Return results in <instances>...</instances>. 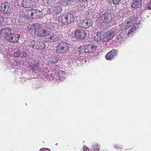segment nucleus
Wrapping results in <instances>:
<instances>
[{"label":"nucleus","mask_w":151,"mask_h":151,"mask_svg":"<svg viewBox=\"0 0 151 151\" xmlns=\"http://www.w3.org/2000/svg\"><path fill=\"white\" fill-rule=\"evenodd\" d=\"M3 18H2L1 16H0V23L2 21V19H3Z\"/></svg>","instance_id":"f704fd0d"},{"label":"nucleus","mask_w":151,"mask_h":151,"mask_svg":"<svg viewBox=\"0 0 151 151\" xmlns=\"http://www.w3.org/2000/svg\"><path fill=\"white\" fill-rule=\"evenodd\" d=\"M20 57L21 58L25 57L27 55V53L24 52H20Z\"/></svg>","instance_id":"b1692460"},{"label":"nucleus","mask_w":151,"mask_h":151,"mask_svg":"<svg viewBox=\"0 0 151 151\" xmlns=\"http://www.w3.org/2000/svg\"><path fill=\"white\" fill-rule=\"evenodd\" d=\"M40 12L38 10L33 9L32 18H37L39 17Z\"/></svg>","instance_id":"aec40b11"},{"label":"nucleus","mask_w":151,"mask_h":151,"mask_svg":"<svg viewBox=\"0 0 151 151\" xmlns=\"http://www.w3.org/2000/svg\"><path fill=\"white\" fill-rule=\"evenodd\" d=\"M52 9L53 10V12L56 14H58L60 13L62 10L61 7L59 6H54L53 7Z\"/></svg>","instance_id":"6ab92c4d"},{"label":"nucleus","mask_w":151,"mask_h":151,"mask_svg":"<svg viewBox=\"0 0 151 151\" xmlns=\"http://www.w3.org/2000/svg\"><path fill=\"white\" fill-rule=\"evenodd\" d=\"M88 14H90L91 16L92 17L93 16L94 13L92 9H90L88 10Z\"/></svg>","instance_id":"393cba45"},{"label":"nucleus","mask_w":151,"mask_h":151,"mask_svg":"<svg viewBox=\"0 0 151 151\" xmlns=\"http://www.w3.org/2000/svg\"><path fill=\"white\" fill-rule=\"evenodd\" d=\"M58 37L56 35H52L47 38V41L49 42H55L58 39Z\"/></svg>","instance_id":"dca6fc26"},{"label":"nucleus","mask_w":151,"mask_h":151,"mask_svg":"<svg viewBox=\"0 0 151 151\" xmlns=\"http://www.w3.org/2000/svg\"><path fill=\"white\" fill-rule=\"evenodd\" d=\"M29 45L30 47L37 50H42L44 49L45 47V44L43 42L37 41L35 42L34 41H31Z\"/></svg>","instance_id":"423d86ee"},{"label":"nucleus","mask_w":151,"mask_h":151,"mask_svg":"<svg viewBox=\"0 0 151 151\" xmlns=\"http://www.w3.org/2000/svg\"><path fill=\"white\" fill-rule=\"evenodd\" d=\"M11 33V30L8 28H6L2 29L0 31V37L5 36V38L10 42H16L17 40V35H16V37H15V39L13 40L12 36L10 35Z\"/></svg>","instance_id":"7ed1b4c3"},{"label":"nucleus","mask_w":151,"mask_h":151,"mask_svg":"<svg viewBox=\"0 0 151 151\" xmlns=\"http://www.w3.org/2000/svg\"><path fill=\"white\" fill-rule=\"evenodd\" d=\"M88 0H79V1L81 4H83L88 1Z\"/></svg>","instance_id":"2f4dec72"},{"label":"nucleus","mask_w":151,"mask_h":151,"mask_svg":"<svg viewBox=\"0 0 151 151\" xmlns=\"http://www.w3.org/2000/svg\"><path fill=\"white\" fill-rule=\"evenodd\" d=\"M136 26L135 25L133 26L131 28V29L129 30L128 32L129 35H130L131 33H132L133 32L136 30Z\"/></svg>","instance_id":"5701e85b"},{"label":"nucleus","mask_w":151,"mask_h":151,"mask_svg":"<svg viewBox=\"0 0 151 151\" xmlns=\"http://www.w3.org/2000/svg\"><path fill=\"white\" fill-rule=\"evenodd\" d=\"M76 37L79 39H83L86 37V33L85 31L82 29H78L75 33Z\"/></svg>","instance_id":"f8f14e48"},{"label":"nucleus","mask_w":151,"mask_h":151,"mask_svg":"<svg viewBox=\"0 0 151 151\" xmlns=\"http://www.w3.org/2000/svg\"><path fill=\"white\" fill-rule=\"evenodd\" d=\"M74 20L73 15L70 13H65L64 15L62 16V22L65 25L71 23Z\"/></svg>","instance_id":"20e7f679"},{"label":"nucleus","mask_w":151,"mask_h":151,"mask_svg":"<svg viewBox=\"0 0 151 151\" xmlns=\"http://www.w3.org/2000/svg\"><path fill=\"white\" fill-rule=\"evenodd\" d=\"M116 52L114 50H112L109 52L106 55V58L107 60H110L114 58L116 55Z\"/></svg>","instance_id":"2eb2a0df"},{"label":"nucleus","mask_w":151,"mask_h":151,"mask_svg":"<svg viewBox=\"0 0 151 151\" xmlns=\"http://www.w3.org/2000/svg\"><path fill=\"white\" fill-rule=\"evenodd\" d=\"M147 8L148 9H151V0H150V3L147 5Z\"/></svg>","instance_id":"c756f323"},{"label":"nucleus","mask_w":151,"mask_h":151,"mask_svg":"<svg viewBox=\"0 0 151 151\" xmlns=\"http://www.w3.org/2000/svg\"><path fill=\"white\" fill-rule=\"evenodd\" d=\"M99 145H94L93 146L91 150L92 151H97L99 150Z\"/></svg>","instance_id":"412c9836"},{"label":"nucleus","mask_w":151,"mask_h":151,"mask_svg":"<svg viewBox=\"0 0 151 151\" xmlns=\"http://www.w3.org/2000/svg\"><path fill=\"white\" fill-rule=\"evenodd\" d=\"M34 5L33 3L31 0H23L22 6L24 8L31 7Z\"/></svg>","instance_id":"ddd939ff"},{"label":"nucleus","mask_w":151,"mask_h":151,"mask_svg":"<svg viewBox=\"0 0 151 151\" xmlns=\"http://www.w3.org/2000/svg\"><path fill=\"white\" fill-rule=\"evenodd\" d=\"M111 1H112L113 2L114 4H117L121 0H110Z\"/></svg>","instance_id":"cd10ccee"},{"label":"nucleus","mask_w":151,"mask_h":151,"mask_svg":"<svg viewBox=\"0 0 151 151\" xmlns=\"http://www.w3.org/2000/svg\"><path fill=\"white\" fill-rule=\"evenodd\" d=\"M9 5L7 2H5L1 4L0 10L4 13H8L11 12V9L9 7Z\"/></svg>","instance_id":"9b49d317"},{"label":"nucleus","mask_w":151,"mask_h":151,"mask_svg":"<svg viewBox=\"0 0 151 151\" xmlns=\"http://www.w3.org/2000/svg\"><path fill=\"white\" fill-rule=\"evenodd\" d=\"M79 27L83 28H88L91 26L92 22L90 20L85 19L79 20L78 22Z\"/></svg>","instance_id":"0eeeda50"},{"label":"nucleus","mask_w":151,"mask_h":151,"mask_svg":"<svg viewBox=\"0 0 151 151\" xmlns=\"http://www.w3.org/2000/svg\"><path fill=\"white\" fill-rule=\"evenodd\" d=\"M40 151H50V150L47 148H42L41 149Z\"/></svg>","instance_id":"c85d7f7f"},{"label":"nucleus","mask_w":151,"mask_h":151,"mask_svg":"<svg viewBox=\"0 0 151 151\" xmlns=\"http://www.w3.org/2000/svg\"><path fill=\"white\" fill-rule=\"evenodd\" d=\"M83 149L84 151H89V150L88 148L86 146L83 147Z\"/></svg>","instance_id":"7c9ffc66"},{"label":"nucleus","mask_w":151,"mask_h":151,"mask_svg":"<svg viewBox=\"0 0 151 151\" xmlns=\"http://www.w3.org/2000/svg\"><path fill=\"white\" fill-rule=\"evenodd\" d=\"M33 14V9H28L25 13V16L27 18H32Z\"/></svg>","instance_id":"a211bd4d"},{"label":"nucleus","mask_w":151,"mask_h":151,"mask_svg":"<svg viewBox=\"0 0 151 151\" xmlns=\"http://www.w3.org/2000/svg\"><path fill=\"white\" fill-rule=\"evenodd\" d=\"M29 31L34 33L35 35L38 37H44L49 35L50 32L48 29H44L41 27V25L34 24L30 26Z\"/></svg>","instance_id":"f257e3e1"},{"label":"nucleus","mask_w":151,"mask_h":151,"mask_svg":"<svg viewBox=\"0 0 151 151\" xmlns=\"http://www.w3.org/2000/svg\"><path fill=\"white\" fill-rule=\"evenodd\" d=\"M70 45L66 42H60L56 46V51L58 53L66 54L69 52Z\"/></svg>","instance_id":"f03ea898"},{"label":"nucleus","mask_w":151,"mask_h":151,"mask_svg":"<svg viewBox=\"0 0 151 151\" xmlns=\"http://www.w3.org/2000/svg\"><path fill=\"white\" fill-rule=\"evenodd\" d=\"M61 76L62 77H65V73L64 72H62L61 73Z\"/></svg>","instance_id":"473e14b6"},{"label":"nucleus","mask_w":151,"mask_h":151,"mask_svg":"<svg viewBox=\"0 0 151 151\" xmlns=\"http://www.w3.org/2000/svg\"><path fill=\"white\" fill-rule=\"evenodd\" d=\"M111 14L108 12H106L102 14H100L99 17V22L100 23L107 22L109 21L110 19L109 18Z\"/></svg>","instance_id":"1a4fd4ad"},{"label":"nucleus","mask_w":151,"mask_h":151,"mask_svg":"<svg viewBox=\"0 0 151 151\" xmlns=\"http://www.w3.org/2000/svg\"><path fill=\"white\" fill-rule=\"evenodd\" d=\"M132 18H133L131 17V19H127L124 24L120 25V26L122 30L127 29L129 27L133 25L135 23V21L137 18H136L134 19H133Z\"/></svg>","instance_id":"39448f33"},{"label":"nucleus","mask_w":151,"mask_h":151,"mask_svg":"<svg viewBox=\"0 0 151 151\" xmlns=\"http://www.w3.org/2000/svg\"><path fill=\"white\" fill-rule=\"evenodd\" d=\"M16 35H17V36L18 37L17 40V41H16V42H11L15 43V42H17L18 41V40H19L18 38L19 37V36L18 35L16 34H13L12 33H11L10 35V36H12V38L13 39V40H14V39H15V37H16Z\"/></svg>","instance_id":"4be33fe9"},{"label":"nucleus","mask_w":151,"mask_h":151,"mask_svg":"<svg viewBox=\"0 0 151 151\" xmlns=\"http://www.w3.org/2000/svg\"><path fill=\"white\" fill-rule=\"evenodd\" d=\"M115 147V148H117V149H118V148H119V147L118 145H117L116 146V145Z\"/></svg>","instance_id":"c9c22d12"},{"label":"nucleus","mask_w":151,"mask_h":151,"mask_svg":"<svg viewBox=\"0 0 151 151\" xmlns=\"http://www.w3.org/2000/svg\"><path fill=\"white\" fill-rule=\"evenodd\" d=\"M20 51L15 52L14 53V56L16 57H20Z\"/></svg>","instance_id":"a878e982"},{"label":"nucleus","mask_w":151,"mask_h":151,"mask_svg":"<svg viewBox=\"0 0 151 151\" xmlns=\"http://www.w3.org/2000/svg\"><path fill=\"white\" fill-rule=\"evenodd\" d=\"M67 3H70V4H71V3H73V2H75L76 0H64Z\"/></svg>","instance_id":"bb28decb"},{"label":"nucleus","mask_w":151,"mask_h":151,"mask_svg":"<svg viewBox=\"0 0 151 151\" xmlns=\"http://www.w3.org/2000/svg\"><path fill=\"white\" fill-rule=\"evenodd\" d=\"M96 49V47L93 44L88 45L86 47H81L80 51L81 52L91 53L93 52Z\"/></svg>","instance_id":"6e6552de"},{"label":"nucleus","mask_w":151,"mask_h":151,"mask_svg":"<svg viewBox=\"0 0 151 151\" xmlns=\"http://www.w3.org/2000/svg\"><path fill=\"white\" fill-rule=\"evenodd\" d=\"M52 63H53L54 64V63H56V62H52Z\"/></svg>","instance_id":"e433bc0d"},{"label":"nucleus","mask_w":151,"mask_h":151,"mask_svg":"<svg viewBox=\"0 0 151 151\" xmlns=\"http://www.w3.org/2000/svg\"><path fill=\"white\" fill-rule=\"evenodd\" d=\"M37 68H38V67L37 66H35L34 67L33 66L32 67V68L33 70H35L36 69H37Z\"/></svg>","instance_id":"72a5a7b5"},{"label":"nucleus","mask_w":151,"mask_h":151,"mask_svg":"<svg viewBox=\"0 0 151 151\" xmlns=\"http://www.w3.org/2000/svg\"><path fill=\"white\" fill-rule=\"evenodd\" d=\"M106 35L104 33L101 34L100 33H98L94 37V40L96 41H100L103 42H107L109 41Z\"/></svg>","instance_id":"9d476101"},{"label":"nucleus","mask_w":151,"mask_h":151,"mask_svg":"<svg viewBox=\"0 0 151 151\" xmlns=\"http://www.w3.org/2000/svg\"><path fill=\"white\" fill-rule=\"evenodd\" d=\"M105 34L106 35V36H107L108 40L109 41L110 40H111L113 38L115 34V32L111 31L110 32H107L105 33Z\"/></svg>","instance_id":"f3484780"},{"label":"nucleus","mask_w":151,"mask_h":151,"mask_svg":"<svg viewBox=\"0 0 151 151\" xmlns=\"http://www.w3.org/2000/svg\"><path fill=\"white\" fill-rule=\"evenodd\" d=\"M142 4L141 0H134L132 4V7L134 8L139 7Z\"/></svg>","instance_id":"4468645a"}]
</instances>
